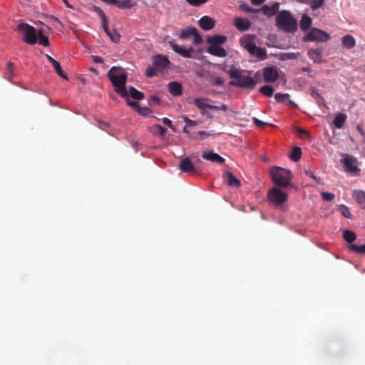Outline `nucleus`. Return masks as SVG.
<instances>
[{
  "instance_id": "obj_1",
  "label": "nucleus",
  "mask_w": 365,
  "mask_h": 365,
  "mask_svg": "<svg viewBox=\"0 0 365 365\" xmlns=\"http://www.w3.org/2000/svg\"><path fill=\"white\" fill-rule=\"evenodd\" d=\"M230 77L233 80L230 85L247 90H252L257 81L250 76V72L242 70L232 66L227 71Z\"/></svg>"
},
{
  "instance_id": "obj_2",
  "label": "nucleus",
  "mask_w": 365,
  "mask_h": 365,
  "mask_svg": "<svg viewBox=\"0 0 365 365\" xmlns=\"http://www.w3.org/2000/svg\"><path fill=\"white\" fill-rule=\"evenodd\" d=\"M108 76L115 88V91L121 97H128V90L125 87L128 76L120 67L113 66L108 73Z\"/></svg>"
},
{
  "instance_id": "obj_3",
  "label": "nucleus",
  "mask_w": 365,
  "mask_h": 365,
  "mask_svg": "<svg viewBox=\"0 0 365 365\" xmlns=\"http://www.w3.org/2000/svg\"><path fill=\"white\" fill-rule=\"evenodd\" d=\"M256 36L252 34H247L240 39L241 47L245 49L251 56L259 60H265L267 58V51L255 44Z\"/></svg>"
},
{
  "instance_id": "obj_4",
  "label": "nucleus",
  "mask_w": 365,
  "mask_h": 365,
  "mask_svg": "<svg viewBox=\"0 0 365 365\" xmlns=\"http://www.w3.org/2000/svg\"><path fill=\"white\" fill-rule=\"evenodd\" d=\"M269 173L272 180L276 185L282 187L291 185L293 176L290 170L280 167H274L270 169Z\"/></svg>"
},
{
  "instance_id": "obj_5",
  "label": "nucleus",
  "mask_w": 365,
  "mask_h": 365,
  "mask_svg": "<svg viewBox=\"0 0 365 365\" xmlns=\"http://www.w3.org/2000/svg\"><path fill=\"white\" fill-rule=\"evenodd\" d=\"M276 21L278 27L285 31L293 32L297 29V21L287 11H280L277 16Z\"/></svg>"
},
{
  "instance_id": "obj_6",
  "label": "nucleus",
  "mask_w": 365,
  "mask_h": 365,
  "mask_svg": "<svg viewBox=\"0 0 365 365\" xmlns=\"http://www.w3.org/2000/svg\"><path fill=\"white\" fill-rule=\"evenodd\" d=\"M170 63L169 59L161 54L155 55L153 57V65L147 68L145 75L152 78L157 74L158 71H162L167 68Z\"/></svg>"
},
{
  "instance_id": "obj_7",
  "label": "nucleus",
  "mask_w": 365,
  "mask_h": 365,
  "mask_svg": "<svg viewBox=\"0 0 365 365\" xmlns=\"http://www.w3.org/2000/svg\"><path fill=\"white\" fill-rule=\"evenodd\" d=\"M268 201L274 206H280L287 200V195L282 191L279 187H274L267 192Z\"/></svg>"
},
{
  "instance_id": "obj_8",
  "label": "nucleus",
  "mask_w": 365,
  "mask_h": 365,
  "mask_svg": "<svg viewBox=\"0 0 365 365\" xmlns=\"http://www.w3.org/2000/svg\"><path fill=\"white\" fill-rule=\"evenodd\" d=\"M19 31L23 34L22 39L28 44H35L37 41L36 31L34 27L26 23H21L18 26Z\"/></svg>"
},
{
  "instance_id": "obj_9",
  "label": "nucleus",
  "mask_w": 365,
  "mask_h": 365,
  "mask_svg": "<svg viewBox=\"0 0 365 365\" xmlns=\"http://www.w3.org/2000/svg\"><path fill=\"white\" fill-rule=\"evenodd\" d=\"M346 172L353 175H359L361 170L358 167L359 162L356 158L349 154H344V158L341 159Z\"/></svg>"
},
{
  "instance_id": "obj_10",
  "label": "nucleus",
  "mask_w": 365,
  "mask_h": 365,
  "mask_svg": "<svg viewBox=\"0 0 365 365\" xmlns=\"http://www.w3.org/2000/svg\"><path fill=\"white\" fill-rule=\"evenodd\" d=\"M330 36L327 32L312 28L309 32L304 37V41H317V42H326L329 40Z\"/></svg>"
},
{
  "instance_id": "obj_11",
  "label": "nucleus",
  "mask_w": 365,
  "mask_h": 365,
  "mask_svg": "<svg viewBox=\"0 0 365 365\" xmlns=\"http://www.w3.org/2000/svg\"><path fill=\"white\" fill-rule=\"evenodd\" d=\"M179 168L182 173L194 175H200L202 173L200 167L198 165H195L191 159L188 157L180 160Z\"/></svg>"
},
{
  "instance_id": "obj_12",
  "label": "nucleus",
  "mask_w": 365,
  "mask_h": 365,
  "mask_svg": "<svg viewBox=\"0 0 365 365\" xmlns=\"http://www.w3.org/2000/svg\"><path fill=\"white\" fill-rule=\"evenodd\" d=\"M170 46L173 50L184 58H192L195 50L192 47L185 48L184 46L176 44L174 41H169Z\"/></svg>"
},
{
  "instance_id": "obj_13",
  "label": "nucleus",
  "mask_w": 365,
  "mask_h": 365,
  "mask_svg": "<svg viewBox=\"0 0 365 365\" xmlns=\"http://www.w3.org/2000/svg\"><path fill=\"white\" fill-rule=\"evenodd\" d=\"M193 37V42L195 44H200L202 43V39L197 32V30L194 27H188L183 29L180 34V38L185 39L189 37Z\"/></svg>"
},
{
  "instance_id": "obj_14",
  "label": "nucleus",
  "mask_w": 365,
  "mask_h": 365,
  "mask_svg": "<svg viewBox=\"0 0 365 365\" xmlns=\"http://www.w3.org/2000/svg\"><path fill=\"white\" fill-rule=\"evenodd\" d=\"M279 78V69L274 66L263 69V79L267 83H274Z\"/></svg>"
},
{
  "instance_id": "obj_15",
  "label": "nucleus",
  "mask_w": 365,
  "mask_h": 365,
  "mask_svg": "<svg viewBox=\"0 0 365 365\" xmlns=\"http://www.w3.org/2000/svg\"><path fill=\"white\" fill-rule=\"evenodd\" d=\"M210 100L207 98H195L193 100V104L196 106V107L200 110L201 113L205 115L206 113L207 109H211L213 106L208 103Z\"/></svg>"
},
{
  "instance_id": "obj_16",
  "label": "nucleus",
  "mask_w": 365,
  "mask_h": 365,
  "mask_svg": "<svg viewBox=\"0 0 365 365\" xmlns=\"http://www.w3.org/2000/svg\"><path fill=\"white\" fill-rule=\"evenodd\" d=\"M202 157L205 160L218 164H223L225 161V158L217 153H214L212 150H205L202 154Z\"/></svg>"
},
{
  "instance_id": "obj_17",
  "label": "nucleus",
  "mask_w": 365,
  "mask_h": 365,
  "mask_svg": "<svg viewBox=\"0 0 365 365\" xmlns=\"http://www.w3.org/2000/svg\"><path fill=\"white\" fill-rule=\"evenodd\" d=\"M234 26L240 31H246L251 27L252 23L246 18L236 17L233 21Z\"/></svg>"
},
{
  "instance_id": "obj_18",
  "label": "nucleus",
  "mask_w": 365,
  "mask_h": 365,
  "mask_svg": "<svg viewBox=\"0 0 365 365\" xmlns=\"http://www.w3.org/2000/svg\"><path fill=\"white\" fill-rule=\"evenodd\" d=\"M199 26L205 31H209L215 27V21L207 16H204L198 21Z\"/></svg>"
},
{
  "instance_id": "obj_19",
  "label": "nucleus",
  "mask_w": 365,
  "mask_h": 365,
  "mask_svg": "<svg viewBox=\"0 0 365 365\" xmlns=\"http://www.w3.org/2000/svg\"><path fill=\"white\" fill-rule=\"evenodd\" d=\"M207 52L212 56L221 58L225 57L227 56L225 49L217 45H210L207 48Z\"/></svg>"
},
{
  "instance_id": "obj_20",
  "label": "nucleus",
  "mask_w": 365,
  "mask_h": 365,
  "mask_svg": "<svg viewBox=\"0 0 365 365\" xmlns=\"http://www.w3.org/2000/svg\"><path fill=\"white\" fill-rule=\"evenodd\" d=\"M353 198L356 201L360 207L365 210V191L354 190L352 192Z\"/></svg>"
},
{
  "instance_id": "obj_21",
  "label": "nucleus",
  "mask_w": 365,
  "mask_h": 365,
  "mask_svg": "<svg viewBox=\"0 0 365 365\" xmlns=\"http://www.w3.org/2000/svg\"><path fill=\"white\" fill-rule=\"evenodd\" d=\"M46 58L48 59V61L53 66V68L56 71V72L57 73V74L59 76H61L62 78L67 79V76L63 71L61 66L60 65V63L58 61H57L56 60H55L53 57H51L48 54H46Z\"/></svg>"
},
{
  "instance_id": "obj_22",
  "label": "nucleus",
  "mask_w": 365,
  "mask_h": 365,
  "mask_svg": "<svg viewBox=\"0 0 365 365\" xmlns=\"http://www.w3.org/2000/svg\"><path fill=\"white\" fill-rule=\"evenodd\" d=\"M169 92L173 96H180L182 94V85L176 81L170 82L168 85Z\"/></svg>"
},
{
  "instance_id": "obj_23",
  "label": "nucleus",
  "mask_w": 365,
  "mask_h": 365,
  "mask_svg": "<svg viewBox=\"0 0 365 365\" xmlns=\"http://www.w3.org/2000/svg\"><path fill=\"white\" fill-rule=\"evenodd\" d=\"M225 179L227 181V183L230 187H239L241 185V182L239 179H237L232 173L230 171H226L224 175Z\"/></svg>"
},
{
  "instance_id": "obj_24",
  "label": "nucleus",
  "mask_w": 365,
  "mask_h": 365,
  "mask_svg": "<svg viewBox=\"0 0 365 365\" xmlns=\"http://www.w3.org/2000/svg\"><path fill=\"white\" fill-rule=\"evenodd\" d=\"M278 9H279V4L278 3H275V4H272L271 6H269L268 5H264L261 8V11H262V13L267 16H274L277 12Z\"/></svg>"
},
{
  "instance_id": "obj_25",
  "label": "nucleus",
  "mask_w": 365,
  "mask_h": 365,
  "mask_svg": "<svg viewBox=\"0 0 365 365\" xmlns=\"http://www.w3.org/2000/svg\"><path fill=\"white\" fill-rule=\"evenodd\" d=\"M298 3L309 5L312 10H316L323 6L324 0H295Z\"/></svg>"
},
{
  "instance_id": "obj_26",
  "label": "nucleus",
  "mask_w": 365,
  "mask_h": 365,
  "mask_svg": "<svg viewBox=\"0 0 365 365\" xmlns=\"http://www.w3.org/2000/svg\"><path fill=\"white\" fill-rule=\"evenodd\" d=\"M227 41V37L221 35H215L213 36L209 37L207 40V43L210 45H217L220 46V45L225 43Z\"/></svg>"
},
{
  "instance_id": "obj_27",
  "label": "nucleus",
  "mask_w": 365,
  "mask_h": 365,
  "mask_svg": "<svg viewBox=\"0 0 365 365\" xmlns=\"http://www.w3.org/2000/svg\"><path fill=\"white\" fill-rule=\"evenodd\" d=\"M346 118H347V116L345 113H338L335 116L334 121H333L334 126L339 129L341 128L346 122Z\"/></svg>"
},
{
  "instance_id": "obj_28",
  "label": "nucleus",
  "mask_w": 365,
  "mask_h": 365,
  "mask_svg": "<svg viewBox=\"0 0 365 365\" xmlns=\"http://www.w3.org/2000/svg\"><path fill=\"white\" fill-rule=\"evenodd\" d=\"M308 56L315 63H319L322 51L319 48H311L308 51Z\"/></svg>"
},
{
  "instance_id": "obj_29",
  "label": "nucleus",
  "mask_w": 365,
  "mask_h": 365,
  "mask_svg": "<svg viewBox=\"0 0 365 365\" xmlns=\"http://www.w3.org/2000/svg\"><path fill=\"white\" fill-rule=\"evenodd\" d=\"M275 101L277 103H285L287 101L289 105H294V103L289 100V94L277 93L274 96Z\"/></svg>"
},
{
  "instance_id": "obj_30",
  "label": "nucleus",
  "mask_w": 365,
  "mask_h": 365,
  "mask_svg": "<svg viewBox=\"0 0 365 365\" xmlns=\"http://www.w3.org/2000/svg\"><path fill=\"white\" fill-rule=\"evenodd\" d=\"M341 43L344 47L349 49L354 48L356 44L354 38L351 35H346L345 36H344L342 38Z\"/></svg>"
},
{
  "instance_id": "obj_31",
  "label": "nucleus",
  "mask_w": 365,
  "mask_h": 365,
  "mask_svg": "<svg viewBox=\"0 0 365 365\" xmlns=\"http://www.w3.org/2000/svg\"><path fill=\"white\" fill-rule=\"evenodd\" d=\"M128 96H130L134 100H141L144 98L143 93L138 91L134 87H130L128 91Z\"/></svg>"
},
{
  "instance_id": "obj_32",
  "label": "nucleus",
  "mask_w": 365,
  "mask_h": 365,
  "mask_svg": "<svg viewBox=\"0 0 365 365\" xmlns=\"http://www.w3.org/2000/svg\"><path fill=\"white\" fill-rule=\"evenodd\" d=\"M299 24L302 31H307L312 25V19L307 15H303Z\"/></svg>"
},
{
  "instance_id": "obj_33",
  "label": "nucleus",
  "mask_w": 365,
  "mask_h": 365,
  "mask_svg": "<svg viewBox=\"0 0 365 365\" xmlns=\"http://www.w3.org/2000/svg\"><path fill=\"white\" fill-rule=\"evenodd\" d=\"M310 90L311 96L316 100L317 103L319 106H324L325 102L324 98L314 88L312 87Z\"/></svg>"
},
{
  "instance_id": "obj_34",
  "label": "nucleus",
  "mask_w": 365,
  "mask_h": 365,
  "mask_svg": "<svg viewBox=\"0 0 365 365\" xmlns=\"http://www.w3.org/2000/svg\"><path fill=\"white\" fill-rule=\"evenodd\" d=\"M259 91L265 96L272 97L274 94V90L272 86L264 85L259 89Z\"/></svg>"
},
{
  "instance_id": "obj_35",
  "label": "nucleus",
  "mask_w": 365,
  "mask_h": 365,
  "mask_svg": "<svg viewBox=\"0 0 365 365\" xmlns=\"http://www.w3.org/2000/svg\"><path fill=\"white\" fill-rule=\"evenodd\" d=\"M302 155V150L299 147H294L289 155L290 159L294 162H297Z\"/></svg>"
},
{
  "instance_id": "obj_36",
  "label": "nucleus",
  "mask_w": 365,
  "mask_h": 365,
  "mask_svg": "<svg viewBox=\"0 0 365 365\" xmlns=\"http://www.w3.org/2000/svg\"><path fill=\"white\" fill-rule=\"evenodd\" d=\"M135 5L132 0H118L117 7L119 9H130Z\"/></svg>"
},
{
  "instance_id": "obj_37",
  "label": "nucleus",
  "mask_w": 365,
  "mask_h": 365,
  "mask_svg": "<svg viewBox=\"0 0 365 365\" xmlns=\"http://www.w3.org/2000/svg\"><path fill=\"white\" fill-rule=\"evenodd\" d=\"M343 237L347 242L351 243L356 240V236L354 232L345 230L343 233Z\"/></svg>"
},
{
  "instance_id": "obj_38",
  "label": "nucleus",
  "mask_w": 365,
  "mask_h": 365,
  "mask_svg": "<svg viewBox=\"0 0 365 365\" xmlns=\"http://www.w3.org/2000/svg\"><path fill=\"white\" fill-rule=\"evenodd\" d=\"M349 249L357 254H365V244L363 245H350Z\"/></svg>"
},
{
  "instance_id": "obj_39",
  "label": "nucleus",
  "mask_w": 365,
  "mask_h": 365,
  "mask_svg": "<svg viewBox=\"0 0 365 365\" xmlns=\"http://www.w3.org/2000/svg\"><path fill=\"white\" fill-rule=\"evenodd\" d=\"M340 213L341 215H343L344 217L347 219H351L352 217V215L350 212V210L348 207H346L344 205H341L339 206Z\"/></svg>"
},
{
  "instance_id": "obj_40",
  "label": "nucleus",
  "mask_w": 365,
  "mask_h": 365,
  "mask_svg": "<svg viewBox=\"0 0 365 365\" xmlns=\"http://www.w3.org/2000/svg\"><path fill=\"white\" fill-rule=\"evenodd\" d=\"M153 133L159 135H164L166 133V128H164L160 125H155L152 128Z\"/></svg>"
},
{
  "instance_id": "obj_41",
  "label": "nucleus",
  "mask_w": 365,
  "mask_h": 365,
  "mask_svg": "<svg viewBox=\"0 0 365 365\" xmlns=\"http://www.w3.org/2000/svg\"><path fill=\"white\" fill-rule=\"evenodd\" d=\"M296 131L297 132L299 136L302 139H303V140H306V139L311 140L310 134H309V133L307 130H304V129L300 128H296Z\"/></svg>"
},
{
  "instance_id": "obj_42",
  "label": "nucleus",
  "mask_w": 365,
  "mask_h": 365,
  "mask_svg": "<svg viewBox=\"0 0 365 365\" xmlns=\"http://www.w3.org/2000/svg\"><path fill=\"white\" fill-rule=\"evenodd\" d=\"M38 43L44 46H49L48 38L44 36L41 31H38Z\"/></svg>"
},
{
  "instance_id": "obj_43",
  "label": "nucleus",
  "mask_w": 365,
  "mask_h": 365,
  "mask_svg": "<svg viewBox=\"0 0 365 365\" xmlns=\"http://www.w3.org/2000/svg\"><path fill=\"white\" fill-rule=\"evenodd\" d=\"M240 9L242 11H244L247 13L256 14L258 13L260 10L257 9H253L250 7L247 4H243L240 6Z\"/></svg>"
},
{
  "instance_id": "obj_44",
  "label": "nucleus",
  "mask_w": 365,
  "mask_h": 365,
  "mask_svg": "<svg viewBox=\"0 0 365 365\" xmlns=\"http://www.w3.org/2000/svg\"><path fill=\"white\" fill-rule=\"evenodd\" d=\"M7 70L8 71L6 73V78L11 81L12 77L14 76V66L11 62L7 63Z\"/></svg>"
},
{
  "instance_id": "obj_45",
  "label": "nucleus",
  "mask_w": 365,
  "mask_h": 365,
  "mask_svg": "<svg viewBox=\"0 0 365 365\" xmlns=\"http://www.w3.org/2000/svg\"><path fill=\"white\" fill-rule=\"evenodd\" d=\"M107 35L113 42L118 43L120 41V35L116 31H107Z\"/></svg>"
},
{
  "instance_id": "obj_46",
  "label": "nucleus",
  "mask_w": 365,
  "mask_h": 365,
  "mask_svg": "<svg viewBox=\"0 0 365 365\" xmlns=\"http://www.w3.org/2000/svg\"><path fill=\"white\" fill-rule=\"evenodd\" d=\"M253 123H255V125L259 128H262L263 127L264 125H269V126H273L272 124L271 123H265V122H263L260 120H259L258 118H253Z\"/></svg>"
},
{
  "instance_id": "obj_47",
  "label": "nucleus",
  "mask_w": 365,
  "mask_h": 365,
  "mask_svg": "<svg viewBox=\"0 0 365 365\" xmlns=\"http://www.w3.org/2000/svg\"><path fill=\"white\" fill-rule=\"evenodd\" d=\"M208 0H186V1L194 6H199L205 3H206Z\"/></svg>"
},
{
  "instance_id": "obj_48",
  "label": "nucleus",
  "mask_w": 365,
  "mask_h": 365,
  "mask_svg": "<svg viewBox=\"0 0 365 365\" xmlns=\"http://www.w3.org/2000/svg\"><path fill=\"white\" fill-rule=\"evenodd\" d=\"M322 197L324 201H331L334 198V195L331 192H322Z\"/></svg>"
},
{
  "instance_id": "obj_49",
  "label": "nucleus",
  "mask_w": 365,
  "mask_h": 365,
  "mask_svg": "<svg viewBox=\"0 0 365 365\" xmlns=\"http://www.w3.org/2000/svg\"><path fill=\"white\" fill-rule=\"evenodd\" d=\"M101 16L103 19V30L105 31V32L107 34V31H110L108 29V25L106 21V16L102 11H101Z\"/></svg>"
},
{
  "instance_id": "obj_50",
  "label": "nucleus",
  "mask_w": 365,
  "mask_h": 365,
  "mask_svg": "<svg viewBox=\"0 0 365 365\" xmlns=\"http://www.w3.org/2000/svg\"><path fill=\"white\" fill-rule=\"evenodd\" d=\"M299 56V53H287L284 55V59H295Z\"/></svg>"
},
{
  "instance_id": "obj_51",
  "label": "nucleus",
  "mask_w": 365,
  "mask_h": 365,
  "mask_svg": "<svg viewBox=\"0 0 365 365\" xmlns=\"http://www.w3.org/2000/svg\"><path fill=\"white\" fill-rule=\"evenodd\" d=\"M212 110L218 111V110H222L226 112L227 110V106L225 104L221 105L220 106H213L212 107Z\"/></svg>"
},
{
  "instance_id": "obj_52",
  "label": "nucleus",
  "mask_w": 365,
  "mask_h": 365,
  "mask_svg": "<svg viewBox=\"0 0 365 365\" xmlns=\"http://www.w3.org/2000/svg\"><path fill=\"white\" fill-rule=\"evenodd\" d=\"M163 122L165 125L169 126L170 128H173L172 121L169 118H164L163 119Z\"/></svg>"
},
{
  "instance_id": "obj_53",
  "label": "nucleus",
  "mask_w": 365,
  "mask_h": 365,
  "mask_svg": "<svg viewBox=\"0 0 365 365\" xmlns=\"http://www.w3.org/2000/svg\"><path fill=\"white\" fill-rule=\"evenodd\" d=\"M223 83H224V80L222 78L217 77L215 78V85L222 86V85H223Z\"/></svg>"
},
{
  "instance_id": "obj_54",
  "label": "nucleus",
  "mask_w": 365,
  "mask_h": 365,
  "mask_svg": "<svg viewBox=\"0 0 365 365\" xmlns=\"http://www.w3.org/2000/svg\"><path fill=\"white\" fill-rule=\"evenodd\" d=\"M356 130L359 131V133H360V135L364 138H365V132L364 131L362 127L360 125H358L356 126Z\"/></svg>"
},
{
  "instance_id": "obj_55",
  "label": "nucleus",
  "mask_w": 365,
  "mask_h": 365,
  "mask_svg": "<svg viewBox=\"0 0 365 365\" xmlns=\"http://www.w3.org/2000/svg\"><path fill=\"white\" fill-rule=\"evenodd\" d=\"M93 61L96 63H103V58L100 56H93Z\"/></svg>"
},
{
  "instance_id": "obj_56",
  "label": "nucleus",
  "mask_w": 365,
  "mask_h": 365,
  "mask_svg": "<svg viewBox=\"0 0 365 365\" xmlns=\"http://www.w3.org/2000/svg\"><path fill=\"white\" fill-rule=\"evenodd\" d=\"M101 1L106 4L115 5L117 6L118 0H101Z\"/></svg>"
},
{
  "instance_id": "obj_57",
  "label": "nucleus",
  "mask_w": 365,
  "mask_h": 365,
  "mask_svg": "<svg viewBox=\"0 0 365 365\" xmlns=\"http://www.w3.org/2000/svg\"><path fill=\"white\" fill-rule=\"evenodd\" d=\"M128 105L132 107V108H138V103L137 102H135V101H128Z\"/></svg>"
},
{
  "instance_id": "obj_58",
  "label": "nucleus",
  "mask_w": 365,
  "mask_h": 365,
  "mask_svg": "<svg viewBox=\"0 0 365 365\" xmlns=\"http://www.w3.org/2000/svg\"><path fill=\"white\" fill-rule=\"evenodd\" d=\"M250 1L253 5H260L265 1V0H250Z\"/></svg>"
},
{
  "instance_id": "obj_59",
  "label": "nucleus",
  "mask_w": 365,
  "mask_h": 365,
  "mask_svg": "<svg viewBox=\"0 0 365 365\" xmlns=\"http://www.w3.org/2000/svg\"><path fill=\"white\" fill-rule=\"evenodd\" d=\"M300 71L302 72H307L309 73V76H312V75L310 74V73L312 72V70L309 67H303L300 69Z\"/></svg>"
},
{
  "instance_id": "obj_60",
  "label": "nucleus",
  "mask_w": 365,
  "mask_h": 365,
  "mask_svg": "<svg viewBox=\"0 0 365 365\" xmlns=\"http://www.w3.org/2000/svg\"><path fill=\"white\" fill-rule=\"evenodd\" d=\"M147 110L148 109L146 108H140V107H138V108L137 109L138 113L141 115H145Z\"/></svg>"
},
{
  "instance_id": "obj_61",
  "label": "nucleus",
  "mask_w": 365,
  "mask_h": 365,
  "mask_svg": "<svg viewBox=\"0 0 365 365\" xmlns=\"http://www.w3.org/2000/svg\"><path fill=\"white\" fill-rule=\"evenodd\" d=\"M150 100L157 104L160 103V98L156 96H152Z\"/></svg>"
},
{
  "instance_id": "obj_62",
  "label": "nucleus",
  "mask_w": 365,
  "mask_h": 365,
  "mask_svg": "<svg viewBox=\"0 0 365 365\" xmlns=\"http://www.w3.org/2000/svg\"><path fill=\"white\" fill-rule=\"evenodd\" d=\"M305 174L309 178L316 179L315 176L314 175L313 173L311 170H306Z\"/></svg>"
},
{
  "instance_id": "obj_63",
  "label": "nucleus",
  "mask_w": 365,
  "mask_h": 365,
  "mask_svg": "<svg viewBox=\"0 0 365 365\" xmlns=\"http://www.w3.org/2000/svg\"><path fill=\"white\" fill-rule=\"evenodd\" d=\"M64 4L66 5L67 7L71 8V6L69 5L68 0H63Z\"/></svg>"
},
{
  "instance_id": "obj_64",
  "label": "nucleus",
  "mask_w": 365,
  "mask_h": 365,
  "mask_svg": "<svg viewBox=\"0 0 365 365\" xmlns=\"http://www.w3.org/2000/svg\"><path fill=\"white\" fill-rule=\"evenodd\" d=\"M52 20L56 23H60V21H58V19L57 18H55V17H52Z\"/></svg>"
}]
</instances>
